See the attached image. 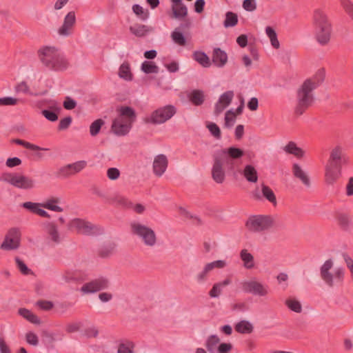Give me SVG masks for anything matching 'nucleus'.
<instances>
[{"mask_svg":"<svg viewBox=\"0 0 353 353\" xmlns=\"http://www.w3.org/2000/svg\"><path fill=\"white\" fill-rule=\"evenodd\" d=\"M244 156V151L239 148L230 147L216 151L213 154L212 177L217 183H222L225 179L224 166L230 171L239 168V161Z\"/></svg>","mask_w":353,"mask_h":353,"instance_id":"1","label":"nucleus"},{"mask_svg":"<svg viewBox=\"0 0 353 353\" xmlns=\"http://www.w3.org/2000/svg\"><path fill=\"white\" fill-rule=\"evenodd\" d=\"M348 157L341 145L332 149L327 163L325 166V181L333 185L341 175L343 165L347 163Z\"/></svg>","mask_w":353,"mask_h":353,"instance_id":"2","label":"nucleus"},{"mask_svg":"<svg viewBox=\"0 0 353 353\" xmlns=\"http://www.w3.org/2000/svg\"><path fill=\"white\" fill-rule=\"evenodd\" d=\"M313 25L317 42L321 46L327 45L331 39L332 25L323 10L317 9L314 12Z\"/></svg>","mask_w":353,"mask_h":353,"instance_id":"3","label":"nucleus"},{"mask_svg":"<svg viewBox=\"0 0 353 353\" xmlns=\"http://www.w3.org/2000/svg\"><path fill=\"white\" fill-rule=\"evenodd\" d=\"M119 112V116L112 122L111 130L117 136H125L136 121L137 114L134 110L129 106L120 107Z\"/></svg>","mask_w":353,"mask_h":353,"instance_id":"4","label":"nucleus"},{"mask_svg":"<svg viewBox=\"0 0 353 353\" xmlns=\"http://www.w3.org/2000/svg\"><path fill=\"white\" fill-rule=\"evenodd\" d=\"M39 57L41 63L50 70H63L68 66L64 56L54 47H43L39 50Z\"/></svg>","mask_w":353,"mask_h":353,"instance_id":"5","label":"nucleus"},{"mask_svg":"<svg viewBox=\"0 0 353 353\" xmlns=\"http://www.w3.org/2000/svg\"><path fill=\"white\" fill-rule=\"evenodd\" d=\"M308 82H303L296 90V106L294 113L296 116L302 115L311 107L314 101L313 91Z\"/></svg>","mask_w":353,"mask_h":353,"instance_id":"6","label":"nucleus"},{"mask_svg":"<svg viewBox=\"0 0 353 353\" xmlns=\"http://www.w3.org/2000/svg\"><path fill=\"white\" fill-rule=\"evenodd\" d=\"M1 180L17 188L25 190H32L36 186L34 179L29 176L18 172L3 173L1 176Z\"/></svg>","mask_w":353,"mask_h":353,"instance_id":"7","label":"nucleus"},{"mask_svg":"<svg viewBox=\"0 0 353 353\" xmlns=\"http://www.w3.org/2000/svg\"><path fill=\"white\" fill-rule=\"evenodd\" d=\"M130 228L132 233L139 237L145 245L154 247L157 244V237L151 228L134 221L130 223Z\"/></svg>","mask_w":353,"mask_h":353,"instance_id":"8","label":"nucleus"},{"mask_svg":"<svg viewBox=\"0 0 353 353\" xmlns=\"http://www.w3.org/2000/svg\"><path fill=\"white\" fill-rule=\"evenodd\" d=\"M333 267V261L332 259H328L325 261L320 268V274L323 281L330 288L334 285V279L338 282H342L344 279L345 271L341 267L336 268L334 273L330 272V270Z\"/></svg>","mask_w":353,"mask_h":353,"instance_id":"9","label":"nucleus"},{"mask_svg":"<svg viewBox=\"0 0 353 353\" xmlns=\"http://www.w3.org/2000/svg\"><path fill=\"white\" fill-rule=\"evenodd\" d=\"M272 225V218L265 215L251 216L245 223L246 228L252 232H260L269 229Z\"/></svg>","mask_w":353,"mask_h":353,"instance_id":"10","label":"nucleus"},{"mask_svg":"<svg viewBox=\"0 0 353 353\" xmlns=\"http://www.w3.org/2000/svg\"><path fill=\"white\" fill-rule=\"evenodd\" d=\"M176 112V110L174 105H168L152 112L150 117L146 118L145 121L154 125L161 124L171 119Z\"/></svg>","mask_w":353,"mask_h":353,"instance_id":"11","label":"nucleus"},{"mask_svg":"<svg viewBox=\"0 0 353 353\" xmlns=\"http://www.w3.org/2000/svg\"><path fill=\"white\" fill-rule=\"evenodd\" d=\"M241 287L245 293L254 296H265L268 294V286L257 281L255 279L242 281Z\"/></svg>","mask_w":353,"mask_h":353,"instance_id":"12","label":"nucleus"},{"mask_svg":"<svg viewBox=\"0 0 353 353\" xmlns=\"http://www.w3.org/2000/svg\"><path fill=\"white\" fill-rule=\"evenodd\" d=\"M21 232L18 228H12L8 230L0 248L3 250H15L20 246Z\"/></svg>","mask_w":353,"mask_h":353,"instance_id":"13","label":"nucleus"},{"mask_svg":"<svg viewBox=\"0 0 353 353\" xmlns=\"http://www.w3.org/2000/svg\"><path fill=\"white\" fill-rule=\"evenodd\" d=\"M226 266V262L224 260H217L211 263H207L201 272H199L196 276L195 280L197 283L203 284L205 283L208 279V274L214 268H223Z\"/></svg>","mask_w":353,"mask_h":353,"instance_id":"14","label":"nucleus"},{"mask_svg":"<svg viewBox=\"0 0 353 353\" xmlns=\"http://www.w3.org/2000/svg\"><path fill=\"white\" fill-rule=\"evenodd\" d=\"M70 226L75 228L77 232L84 235H94L98 232L97 226L81 219H73L70 223Z\"/></svg>","mask_w":353,"mask_h":353,"instance_id":"15","label":"nucleus"},{"mask_svg":"<svg viewBox=\"0 0 353 353\" xmlns=\"http://www.w3.org/2000/svg\"><path fill=\"white\" fill-rule=\"evenodd\" d=\"M108 280L104 277H99L90 282L85 283L81 288V291L83 294L94 293L101 290L108 288Z\"/></svg>","mask_w":353,"mask_h":353,"instance_id":"16","label":"nucleus"},{"mask_svg":"<svg viewBox=\"0 0 353 353\" xmlns=\"http://www.w3.org/2000/svg\"><path fill=\"white\" fill-rule=\"evenodd\" d=\"M75 23V12L74 11H70L65 16L63 24L57 30L58 34L64 37L70 36L72 34Z\"/></svg>","mask_w":353,"mask_h":353,"instance_id":"17","label":"nucleus"},{"mask_svg":"<svg viewBox=\"0 0 353 353\" xmlns=\"http://www.w3.org/2000/svg\"><path fill=\"white\" fill-rule=\"evenodd\" d=\"M234 97V91L228 90L223 93L214 105V113L215 115L220 114L230 104Z\"/></svg>","mask_w":353,"mask_h":353,"instance_id":"18","label":"nucleus"},{"mask_svg":"<svg viewBox=\"0 0 353 353\" xmlns=\"http://www.w3.org/2000/svg\"><path fill=\"white\" fill-rule=\"evenodd\" d=\"M168 161L165 155L159 154L155 157L153 162V171L157 176H161L165 172Z\"/></svg>","mask_w":353,"mask_h":353,"instance_id":"19","label":"nucleus"},{"mask_svg":"<svg viewBox=\"0 0 353 353\" xmlns=\"http://www.w3.org/2000/svg\"><path fill=\"white\" fill-rule=\"evenodd\" d=\"M261 192H262V195L257 190L253 192L252 195H253L254 199L256 200H261L262 196H263L264 198H265L268 201H270L272 204H274V205L276 204V196H275L274 192L272 190V189L269 186L263 183L261 185Z\"/></svg>","mask_w":353,"mask_h":353,"instance_id":"20","label":"nucleus"},{"mask_svg":"<svg viewBox=\"0 0 353 353\" xmlns=\"http://www.w3.org/2000/svg\"><path fill=\"white\" fill-rule=\"evenodd\" d=\"M212 61L218 68H223L228 62V54L220 48H214L212 52Z\"/></svg>","mask_w":353,"mask_h":353,"instance_id":"21","label":"nucleus"},{"mask_svg":"<svg viewBox=\"0 0 353 353\" xmlns=\"http://www.w3.org/2000/svg\"><path fill=\"white\" fill-rule=\"evenodd\" d=\"M130 32L137 37H143L154 31L152 26L136 23L130 26Z\"/></svg>","mask_w":353,"mask_h":353,"instance_id":"22","label":"nucleus"},{"mask_svg":"<svg viewBox=\"0 0 353 353\" xmlns=\"http://www.w3.org/2000/svg\"><path fill=\"white\" fill-rule=\"evenodd\" d=\"M292 173L294 176L299 179L306 187L310 186V180L308 175L298 163H294L292 165Z\"/></svg>","mask_w":353,"mask_h":353,"instance_id":"23","label":"nucleus"},{"mask_svg":"<svg viewBox=\"0 0 353 353\" xmlns=\"http://www.w3.org/2000/svg\"><path fill=\"white\" fill-rule=\"evenodd\" d=\"M325 77V70L321 68L315 73V74L311 78H308L304 81V82H308L310 84V87L314 90L316 89L324 81Z\"/></svg>","mask_w":353,"mask_h":353,"instance_id":"24","label":"nucleus"},{"mask_svg":"<svg viewBox=\"0 0 353 353\" xmlns=\"http://www.w3.org/2000/svg\"><path fill=\"white\" fill-rule=\"evenodd\" d=\"M61 199L57 196H50L43 203V208L57 212H61L63 209L59 206Z\"/></svg>","mask_w":353,"mask_h":353,"instance_id":"25","label":"nucleus"},{"mask_svg":"<svg viewBox=\"0 0 353 353\" xmlns=\"http://www.w3.org/2000/svg\"><path fill=\"white\" fill-rule=\"evenodd\" d=\"M190 22L186 21L185 23L181 24L179 28H176L171 34V37L174 43L179 46H185L186 40L183 33L179 31V29H184L188 28Z\"/></svg>","mask_w":353,"mask_h":353,"instance_id":"26","label":"nucleus"},{"mask_svg":"<svg viewBox=\"0 0 353 353\" xmlns=\"http://www.w3.org/2000/svg\"><path fill=\"white\" fill-rule=\"evenodd\" d=\"M240 259L243 261V267L248 270L254 267V259L253 255L247 249H243L239 254Z\"/></svg>","mask_w":353,"mask_h":353,"instance_id":"27","label":"nucleus"},{"mask_svg":"<svg viewBox=\"0 0 353 353\" xmlns=\"http://www.w3.org/2000/svg\"><path fill=\"white\" fill-rule=\"evenodd\" d=\"M336 220L339 225L343 230H349L352 226V217L347 213H339L336 215Z\"/></svg>","mask_w":353,"mask_h":353,"instance_id":"28","label":"nucleus"},{"mask_svg":"<svg viewBox=\"0 0 353 353\" xmlns=\"http://www.w3.org/2000/svg\"><path fill=\"white\" fill-rule=\"evenodd\" d=\"M245 179L250 183H256L258 181V172L252 165H246L242 171Z\"/></svg>","mask_w":353,"mask_h":353,"instance_id":"29","label":"nucleus"},{"mask_svg":"<svg viewBox=\"0 0 353 353\" xmlns=\"http://www.w3.org/2000/svg\"><path fill=\"white\" fill-rule=\"evenodd\" d=\"M18 314L23 318H24L25 319H26L27 321L33 324H41L40 319L36 314H34L30 310L26 308H19L18 310Z\"/></svg>","mask_w":353,"mask_h":353,"instance_id":"30","label":"nucleus"},{"mask_svg":"<svg viewBox=\"0 0 353 353\" xmlns=\"http://www.w3.org/2000/svg\"><path fill=\"white\" fill-rule=\"evenodd\" d=\"M193 59L204 68H209L211 62L208 56L203 52L195 51L192 54Z\"/></svg>","mask_w":353,"mask_h":353,"instance_id":"31","label":"nucleus"},{"mask_svg":"<svg viewBox=\"0 0 353 353\" xmlns=\"http://www.w3.org/2000/svg\"><path fill=\"white\" fill-rule=\"evenodd\" d=\"M284 151L288 154H293L297 158H301L304 155V151L297 147L293 141H290L283 148Z\"/></svg>","mask_w":353,"mask_h":353,"instance_id":"32","label":"nucleus"},{"mask_svg":"<svg viewBox=\"0 0 353 353\" xmlns=\"http://www.w3.org/2000/svg\"><path fill=\"white\" fill-rule=\"evenodd\" d=\"M117 353H133L134 344L128 339L121 340L118 344Z\"/></svg>","mask_w":353,"mask_h":353,"instance_id":"33","label":"nucleus"},{"mask_svg":"<svg viewBox=\"0 0 353 353\" xmlns=\"http://www.w3.org/2000/svg\"><path fill=\"white\" fill-rule=\"evenodd\" d=\"M189 99L194 105H201L205 101L204 93L202 90H194L190 92Z\"/></svg>","mask_w":353,"mask_h":353,"instance_id":"34","label":"nucleus"},{"mask_svg":"<svg viewBox=\"0 0 353 353\" xmlns=\"http://www.w3.org/2000/svg\"><path fill=\"white\" fill-rule=\"evenodd\" d=\"M172 17L178 19H183L188 15V8L184 3L179 6H172Z\"/></svg>","mask_w":353,"mask_h":353,"instance_id":"35","label":"nucleus"},{"mask_svg":"<svg viewBox=\"0 0 353 353\" xmlns=\"http://www.w3.org/2000/svg\"><path fill=\"white\" fill-rule=\"evenodd\" d=\"M253 325L248 321L242 320L235 325V330L241 334H250L253 332Z\"/></svg>","mask_w":353,"mask_h":353,"instance_id":"36","label":"nucleus"},{"mask_svg":"<svg viewBox=\"0 0 353 353\" xmlns=\"http://www.w3.org/2000/svg\"><path fill=\"white\" fill-rule=\"evenodd\" d=\"M46 228L48 234L50 236L51 240L56 243H60L59 233L55 223L54 222H49L47 223Z\"/></svg>","mask_w":353,"mask_h":353,"instance_id":"37","label":"nucleus"},{"mask_svg":"<svg viewBox=\"0 0 353 353\" xmlns=\"http://www.w3.org/2000/svg\"><path fill=\"white\" fill-rule=\"evenodd\" d=\"M119 75L120 78L126 81H131L132 79V74L131 72L130 64L128 63L124 62L121 65L119 68Z\"/></svg>","mask_w":353,"mask_h":353,"instance_id":"38","label":"nucleus"},{"mask_svg":"<svg viewBox=\"0 0 353 353\" xmlns=\"http://www.w3.org/2000/svg\"><path fill=\"white\" fill-rule=\"evenodd\" d=\"M265 33L270 39L272 47L275 49H279L280 48V43L277 39L276 31L272 27L267 26L265 28Z\"/></svg>","mask_w":353,"mask_h":353,"instance_id":"39","label":"nucleus"},{"mask_svg":"<svg viewBox=\"0 0 353 353\" xmlns=\"http://www.w3.org/2000/svg\"><path fill=\"white\" fill-rule=\"evenodd\" d=\"M141 70L145 74H157L159 72V67L152 61H145L141 64Z\"/></svg>","mask_w":353,"mask_h":353,"instance_id":"40","label":"nucleus"},{"mask_svg":"<svg viewBox=\"0 0 353 353\" xmlns=\"http://www.w3.org/2000/svg\"><path fill=\"white\" fill-rule=\"evenodd\" d=\"M285 304L290 310L294 312L301 313L302 312L301 303L296 299H288L285 300Z\"/></svg>","mask_w":353,"mask_h":353,"instance_id":"41","label":"nucleus"},{"mask_svg":"<svg viewBox=\"0 0 353 353\" xmlns=\"http://www.w3.org/2000/svg\"><path fill=\"white\" fill-rule=\"evenodd\" d=\"M238 23V16L232 12H228L225 14V19L223 25L225 28L234 27Z\"/></svg>","mask_w":353,"mask_h":353,"instance_id":"42","label":"nucleus"},{"mask_svg":"<svg viewBox=\"0 0 353 353\" xmlns=\"http://www.w3.org/2000/svg\"><path fill=\"white\" fill-rule=\"evenodd\" d=\"M12 142L16 143V144L22 145L24 148H26L27 149H29V150H43V151L49 150L48 148H41V147H39V146H38L37 145H34V144H32L31 143L27 142V141H23L22 139H13Z\"/></svg>","mask_w":353,"mask_h":353,"instance_id":"43","label":"nucleus"},{"mask_svg":"<svg viewBox=\"0 0 353 353\" xmlns=\"http://www.w3.org/2000/svg\"><path fill=\"white\" fill-rule=\"evenodd\" d=\"M220 342L219 338L216 335H211L208 337L205 343V347L210 353H213L217 344Z\"/></svg>","mask_w":353,"mask_h":353,"instance_id":"44","label":"nucleus"},{"mask_svg":"<svg viewBox=\"0 0 353 353\" xmlns=\"http://www.w3.org/2000/svg\"><path fill=\"white\" fill-rule=\"evenodd\" d=\"M134 13L142 21H145L149 17V11L144 10L141 6L134 4L132 6Z\"/></svg>","mask_w":353,"mask_h":353,"instance_id":"45","label":"nucleus"},{"mask_svg":"<svg viewBox=\"0 0 353 353\" xmlns=\"http://www.w3.org/2000/svg\"><path fill=\"white\" fill-rule=\"evenodd\" d=\"M16 265L20 272L23 275H29L32 274V271L28 268L26 264L24 263L23 260H21L19 257L16 256L14 258Z\"/></svg>","mask_w":353,"mask_h":353,"instance_id":"46","label":"nucleus"},{"mask_svg":"<svg viewBox=\"0 0 353 353\" xmlns=\"http://www.w3.org/2000/svg\"><path fill=\"white\" fill-rule=\"evenodd\" d=\"M73 174H74V173L72 172L71 163L61 167L56 173L57 177L63 178L69 177Z\"/></svg>","mask_w":353,"mask_h":353,"instance_id":"47","label":"nucleus"},{"mask_svg":"<svg viewBox=\"0 0 353 353\" xmlns=\"http://www.w3.org/2000/svg\"><path fill=\"white\" fill-rule=\"evenodd\" d=\"M103 124L104 121L101 119H97L92 122L90 126V133L91 136L94 137L97 135Z\"/></svg>","mask_w":353,"mask_h":353,"instance_id":"48","label":"nucleus"},{"mask_svg":"<svg viewBox=\"0 0 353 353\" xmlns=\"http://www.w3.org/2000/svg\"><path fill=\"white\" fill-rule=\"evenodd\" d=\"M61 279L65 283L78 282L79 276L75 272L66 271L61 275Z\"/></svg>","mask_w":353,"mask_h":353,"instance_id":"49","label":"nucleus"},{"mask_svg":"<svg viewBox=\"0 0 353 353\" xmlns=\"http://www.w3.org/2000/svg\"><path fill=\"white\" fill-rule=\"evenodd\" d=\"M21 206L30 211L31 212L34 214H37V210L39 208H43V203H34L31 201H27L25 203H23Z\"/></svg>","mask_w":353,"mask_h":353,"instance_id":"50","label":"nucleus"},{"mask_svg":"<svg viewBox=\"0 0 353 353\" xmlns=\"http://www.w3.org/2000/svg\"><path fill=\"white\" fill-rule=\"evenodd\" d=\"M236 119V115L232 110H229L225 112V126L228 128H231Z\"/></svg>","mask_w":353,"mask_h":353,"instance_id":"51","label":"nucleus"},{"mask_svg":"<svg viewBox=\"0 0 353 353\" xmlns=\"http://www.w3.org/2000/svg\"><path fill=\"white\" fill-rule=\"evenodd\" d=\"M206 127L210 133L216 139L221 138V130L219 126L214 123H208Z\"/></svg>","mask_w":353,"mask_h":353,"instance_id":"52","label":"nucleus"},{"mask_svg":"<svg viewBox=\"0 0 353 353\" xmlns=\"http://www.w3.org/2000/svg\"><path fill=\"white\" fill-rule=\"evenodd\" d=\"M36 305L38 306L41 310L45 311H49L54 307V304L52 301L46 300H39L37 301Z\"/></svg>","mask_w":353,"mask_h":353,"instance_id":"53","label":"nucleus"},{"mask_svg":"<svg viewBox=\"0 0 353 353\" xmlns=\"http://www.w3.org/2000/svg\"><path fill=\"white\" fill-rule=\"evenodd\" d=\"M19 99L11 97L0 98V105H15Z\"/></svg>","mask_w":353,"mask_h":353,"instance_id":"54","label":"nucleus"},{"mask_svg":"<svg viewBox=\"0 0 353 353\" xmlns=\"http://www.w3.org/2000/svg\"><path fill=\"white\" fill-rule=\"evenodd\" d=\"M242 6L248 12H253L256 9L255 0H243Z\"/></svg>","mask_w":353,"mask_h":353,"instance_id":"55","label":"nucleus"},{"mask_svg":"<svg viewBox=\"0 0 353 353\" xmlns=\"http://www.w3.org/2000/svg\"><path fill=\"white\" fill-rule=\"evenodd\" d=\"M87 165V162L85 161H79L71 163L72 172L75 174L79 173L83 169H84Z\"/></svg>","mask_w":353,"mask_h":353,"instance_id":"56","label":"nucleus"},{"mask_svg":"<svg viewBox=\"0 0 353 353\" xmlns=\"http://www.w3.org/2000/svg\"><path fill=\"white\" fill-rule=\"evenodd\" d=\"M222 287L219 283L214 284L212 289L209 292V296L212 298L219 297L221 294Z\"/></svg>","mask_w":353,"mask_h":353,"instance_id":"57","label":"nucleus"},{"mask_svg":"<svg viewBox=\"0 0 353 353\" xmlns=\"http://www.w3.org/2000/svg\"><path fill=\"white\" fill-rule=\"evenodd\" d=\"M72 119L70 116L66 117L62 119H61L58 130H65L69 128L70 124L72 123Z\"/></svg>","mask_w":353,"mask_h":353,"instance_id":"58","label":"nucleus"},{"mask_svg":"<svg viewBox=\"0 0 353 353\" xmlns=\"http://www.w3.org/2000/svg\"><path fill=\"white\" fill-rule=\"evenodd\" d=\"M42 115L50 121H56L58 119V115L56 112L49 110H43L41 111Z\"/></svg>","mask_w":353,"mask_h":353,"instance_id":"59","label":"nucleus"},{"mask_svg":"<svg viewBox=\"0 0 353 353\" xmlns=\"http://www.w3.org/2000/svg\"><path fill=\"white\" fill-rule=\"evenodd\" d=\"M107 176L110 180H117L120 176V171L116 168H110L107 170Z\"/></svg>","mask_w":353,"mask_h":353,"instance_id":"60","label":"nucleus"},{"mask_svg":"<svg viewBox=\"0 0 353 353\" xmlns=\"http://www.w3.org/2000/svg\"><path fill=\"white\" fill-rule=\"evenodd\" d=\"M26 341L32 345L36 346L39 343L38 336L33 332H28L26 335Z\"/></svg>","mask_w":353,"mask_h":353,"instance_id":"61","label":"nucleus"},{"mask_svg":"<svg viewBox=\"0 0 353 353\" xmlns=\"http://www.w3.org/2000/svg\"><path fill=\"white\" fill-rule=\"evenodd\" d=\"M84 333L88 338H96L98 336L99 330L95 326H92L85 329Z\"/></svg>","mask_w":353,"mask_h":353,"instance_id":"62","label":"nucleus"},{"mask_svg":"<svg viewBox=\"0 0 353 353\" xmlns=\"http://www.w3.org/2000/svg\"><path fill=\"white\" fill-rule=\"evenodd\" d=\"M113 246H105L101 248L99 251V255L102 258H106L110 256L113 252Z\"/></svg>","mask_w":353,"mask_h":353,"instance_id":"63","label":"nucleus"},{"mask_svg":"<svg viewBox=\"0 0 353 353\" xmlns=\"http://www.w3.org/2000/svg\"><path fill=\"white\" fill-rule=\"evenodd\" d=\"M345 194L347 196H353V176L348 179L347 183L345 185Z\"/></svg>","mask_w":353,"mask_h":353,"instance_id":"64","label":"nucleus"}]
</instances>
